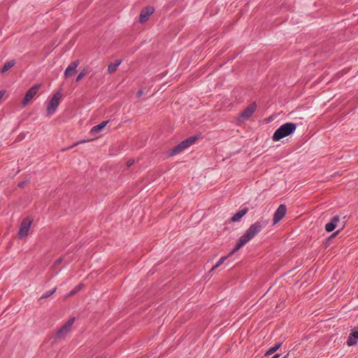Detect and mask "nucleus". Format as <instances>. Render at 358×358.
<instances>
[{"label":"nucleus","mask_w":358,"mask_h":358,"mask_svg":"<svg viewBox=\"0 0 358 358\" xmlns=\"http://www.w3.org/2000/svg\"><path fill=\"white\" fill-rule=\"evenodd\" d=\"M73 322H74V319L71 318V319L69 320L63 326H64L65 327H66L68 329H69L71 331V327H72Z\"/></svg>","instance_id":"obj_20"},{"label":"nucleus","mask_w":358,"mask_h":358,"mask_svg":"<svg viewBox=\"0 0 358 358\" xmlns=\"http://www.w3.org/2000/svg\"><path fill=\"white\" fill-rule=\"evenodd\" d=\"M339 222V217L338 216L334 217L331 222L327 223L325 226L326 231L330 232L332 231L337 226L338 222Z\"/></svg>","instance_id":"obj_13"},{"label":"nucleus","mask_w":358,"mask_h":358,"mask_svg":"<svg viewBox=\"0 0 358 358\" xmlns=\"http://www.w3.org/2000/svg\"><path fill=\"white\" fill-rule=\"evenodd\" d=\"M282 358H286V357H282Z\"/></svg>","instance_id":"obj_27"},{"label":"nucleus","mask_w":358,"mask_h":358,"mask_svg":"<svg viewBox=\"0 0 358 358\" xmlns=\"http://www.w3.org/2000/svg\"><path fill=\"white\" fill-rule=\"evenodd\" d=\"M155 8L154 6L148 5L143 7L139 13L138 21L141 24H146L151 16L155 13Z\"/></svg>","instance_id":"obj_7"},{"label":"nucleus","mask_w":358,"mask_h":358,"mask_svg":"<svg viewBox=\"0 0 358 358\" xmlns=\"http://www.w3.org/2000/svg\"><path fill=\"white\" fill-rule=\"evenodd\" d=\"M256 109H257L256 103H250L239 115L238 121L239 122H244L247 121L252 116V115L254 114Z\"/></svg>","instance_id":"obj_8"},{"label":"nucleus","mask_w":358,"mask_h":358,"mask_svg":"<svg viewBox=\"0 0 358 358\" xmlns=\"http://www.w3.org/2000/svg\"><path fill=\"white\" fill-rule=\"evenodd\" d=\"M280 344H277V345L271 347L266 351L265 355L268 356V355L273 354L280 348Z\"/></svg>","instance_id":"obj_18"},{"label":"nucleus","mask_w":358,"mask_h":358,"mask_svg":"<svg viewBox=\"0 0 358 358\" xmlns=\"http://www.w3.org/2000/svg\"><path fill=\"white\" fill-rule=\"evenodd\" d=\"M358 343V329H354L350 333L348 340L347 345L349 347L354 346Z\"/></svg>","instance_id":"obj_10"},{"label":"nucleus","mask_w":358,"mask_h":358,"mask_svg":"<svg viewBox=\"0 0 358 358\" xmlns=\"http://www.w3.org/2000/svg\"><path fill=\"white\" fill-rule=\"evenodd\" d=\"M70 331L69 329H68L64 326H62L59 331H57V336L59 337L64 336L66 334H67Z\"/></svg>","instance_id":"obj_17"},{"label":"nucleus","mask_w":358,"mask_h":358,"mask_svg":"<svg viewBox=\"0 0 358 358\" xmlns=\"http://www.w3.org/2000/svg\"><path fill=\"white\" fill-rule=\"evenodd\" d=\"M41 87V84H34L25 92L21 100V106L22 108L29 105L35 99Z\"/></svg>","instance_id":"obj_4"},{"label":"nucleus","mask_w":358,"mask_h":358,"mask_svg":"<svg viewBox=\"0 0 358 358\" xmlns=\"http://www.w3.org/2000/svg\"><path fill=\"white\" fill-rule=\"evenodd\" d=\"M227 257H222L220 258V259L218 261V262L213 267V270L217 268L218 266H220L224 262V261L227 259Z\"/></svg>","instance_id":"obj_21"},{"label":"nucleus","mask_w":358,"mask_h":358,"mask_svg":"<svg viewBox=\"0 0 358 358\" xmlns=\"http://www.w3.org/2000/svg\"><path fill=\"white\" fill-rule=\"evenodd\" d=\"M262 229V224L260 222H255L252 224L246 231L239 238L238 240L235 248L229 254L232 255L235 252L241 249L245 244L250 241L255 235H257Z\"/></svg>","instance_id":"obj_1"},{"label":"nucleus","mask_w":358,"mask_h":358,"mask_svg":"<svg viewBox=\"0 0 358 358\" xmlns=\"http://www.w3.org/2000/svg\"><path fill=\"white\" fill-rule=\"evenodd\" d=\"M87 73V71L86 70H83L80 73L79 75L78 76L77 78H76V81L77 82H79L80 80H81L86 75Z\"/></svg>","instance_id":"obj_22"},{"label":"nucleus","mask_w":358,"mask_h":358,"mask_svg":"<svg viewBox=\"0 0 358 358\" xmlns=\"http://www.w3.org/2000/svg\"><path fill=\"white\" fill-rule=\"evenodd\" d=\"M197 140L196 136H191L184 140L178 145L173 148L169 150V155L174 156L178 155V153L182 152L185 149L189 148L192 145H193Z\"/></svg>","instance_id":"obj_6"},{"label":"nucleus","mask_w":358,"mask_h":358,"mask_svg":"<svg viewBox=\"0 0 358 358\" xmlns=\"http://www.w3.org/2000/svg\"><path fill=\"white\" fill-rule=\"evenodd\" d=\"M338 234V231H336L334 232L331 236V238H334L337 234Z\"/></svg>","instance_id":"obj_23"},{"label":"nucleus","mask_w":358,"mask_h":358,"mask_svg":"<svg viewBox=\"0 0 358 358\" xmlns=\"http://www.w3.org/2000/svg\"><path fill=\"white\" fill-rule=\"evenodd\" d=\"M82 287H83V285H79L78 289H82Z\"/></svg>","instance_id":"obj_25"},{"label":"nucleus","mask_w":358,"mask_h":358,"mask_svg":"<svg viewBox=\"0 0 358 358\" xmlns=\"http://www.w3.org/2000/svg\"><path fill=\"white\" fill-rule=\"evenodd\" d=\"M247 213L246 209H242L237 213H236L233 217H231V220L232 222H238Z\"/></svg>","instance_id":"obj_15"},{"label":"nucleus","mask_w":358,"mask_h":358,"mask_svg":"<svg viewBox=\"0 0 358 358\" xmlns=\"http://www.w3.org/2000/svg\"><path fill=\"white\" fill-rule=\"evenodd\" d=\"M77 66H78V64L76 62H73V63L71 64L66 69L65 72H64V76L66 78L72 76L75 73Z\"/></svg>","instance_id":"obj_12"},{"label":"nucleus","mask_w":358,"mask_h":358,"mask_svg":"<svg viewBox=\"0 0 358 358\" xmlns=\"http://www.w3.org/2000/svg\"><path fill=\"white\" fill-rule=\"evenodd\" d=\"M108 123V121H103L99 124L93 127L90 130V134L92 136H96L98 134H99L101 131L104 129V128L107 126Z\"/></svg>","instance_id":"obj_11"},{"label":"nucleus","mask_w":358,"mask_h":358,"mask_svg":"<svg viewBox=\"0 0 358 358\" xmlns=\"http://www.w3.org/2000/svg\"><path fill=\"white\" fill-rule=\"evenodd\" d=\"M73 322H74V319L71 318V319L69 320L63 326H64L65 327H66L68 329H69L71 331V327H72Z\"/></svg>","instance_id":"obj_19"},{"label":"nucleus","mask_w":358,"mask_h":358,"mask_svg":"<svg viewBox=\"0 0 358 358\" xmlns=\"http://www.w3.org/2000/svg\"><path fill=\"white\" fill-rule=\"evenodd\" d=\"M54 292H55V291H52V292H50L49 296H50L52 294H53V293H54Z\"/></svg>","instance_id":"obj_26"},{"label":"nucleus","mask_w":358,"mask_h":358,"mask_svg":"<svg viewBox=\"0 0 358 358\" xmlns=\"http://www.w3.org/2000/svg\"><path fill=\"white\" fill-rule=\"evenodd\" d=\"M296 129V124L293 122H287L278 128L272 136L273 142H278L282 139L290 136Z\"/></svg>","instance_id":"obj_2"},{"label":"nucleus","mask_w":358,"mask_h":358,"mask_svg":"<svg viewBox=\"0 0 358 358\" xmlns=\"http://www.w3.org/2000/svg\"><path fill=\"white\" fill-rule=\"evenodd\" d=\"M33 222L34 217L31 216L25 217L22 220L17 232L19 239H24L29 236Z\"/></svg>","instance_id":"obj_3"},{"label":"nucleus","mask_w":358,"mask_h":358,"mask_svg":"<svg viewBox=\"0 0 358 358\" xmlns=\"http://www.w3.org/2000/svg\"><path fill=\"white\" fill-rule=\"evenodd\" d=\"M287 213V207L284 204L280 205L275 210L273 216V224L275 225L285 216Z\"/></svg>","instance_id":"obj_9"},{"label":"nucleus","mask_w":358,"mask_h":358,"mask_svg":"<svg viewBox=\"0 0 358 358\" xmlns=\"http://www.w3.org/2000/svg\"><path fill=\"white\" fill-rule=\"evenodd\" d=\"M279 356H280L279 355H275L272 358H278Z\"/></svg>","instance_id":"obj_24"},{"label":"nucleus","mask_w":358,"mask_h":358,"mask_svg":"<svg viewBox=\"0 0 358 358\" xmlns=\"http://www.w3.org/2000/svg\"><path fill=\"white\" fill-rule=\"evenodd\" d=\"M15 64V62L14 60H10V61L6 62L2 66L1 69V73L2 74H4L8 71H9L11 68H13Z\"/></svg>","instance_id":"obj_14"},{"label":"nucleus","mask_w":358,"mask_h":358,"mask_svg":"<svg viewBox=\"0 0 358 358\" xmlns=\"http://www.w3.org/2000/svg\"><path fill=\"white\" fill-rule=\"evenodd\" d=\"M121 62L120 60L115 61L113 63H111L108 66V71L110 73H113L116 71L117 67L120 66Z\"/></svg>","instance_id":"obj_16"},{"label":"nucleus","mask_w":358,"mask_h":358,"mask_svg":"<svg viewBox=\"0 0 358 358\" xmlns=\"http://www.w3.org/2000/svg\"><path fill=\"white\" fill-rule=\"evenodd\" d=\"M62 99V94L59 91L55 92L51 96L46 106V113L48 115H52L56 112L59 105L60 104Z\"/></svg>","instance_id":"obj_5"}]
</instances>
